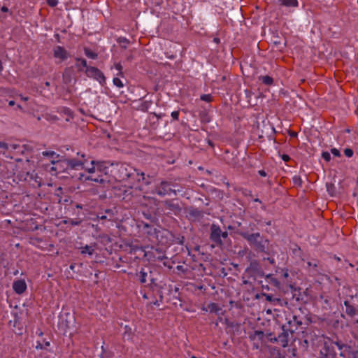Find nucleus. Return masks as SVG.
I'll use <instances>...</instances> for the list:
<instances>
[{
    "label": "nucleus",
    "mask_w": 358,
    "mask_h": 358,
    "mask_svg": "<svg viewBox=\"0 0 358 358\" xmlns=\"http://www.w3.org/2000/svg\"><path fill=\"white\" fill-rule=\"evenodd\" d=\"M238 229L235 231V234L247 241L252 248L257 252L266 254L268 256L271 255L268 248L269 240L261 235L259 232H252L256 228L255 223L250 222L249 224L250 230L242 227L241 222L238 223Z\"/></svg>",
    "instance_id": "1"
},
{
    "label": "nucleus",
    "mask_w": 358,
    "mask_h": 358,
    "mask_svg": "<svg viewBox=\"0 0 358 358\" xmlns=\"http://www.w3.org/2000/svg\"><path fill=\"white\" fill-rule=\"evenodd\" d=\"M134 279L142 285L144 291L143 297L146 299L156 297L155 293L163 282L158 280L156 273L149 266L141 267L135 273Z\"/></svg>",
    "instance_id": "2"
},
{
    "label": "nucleus",
    "mask_w": 358,
    "mask_h": 358,
    "mask_svg": "<svg viewBox=\"0 0 358 358\" xmlns=\"http://www.w3.org/2000/svg\"><path fill=\"white\" fill-rule=\"evenodd\" d=\"M107 170L110 183L112 180H129L130 182L137 180L138 182H141L139 172L129 164L122 162H108L107 164Z\"/></svg>",
    "instance_id": "3"
},
{
    "label": "nucleus",
    "mask_w": 358,
    "mask_h": 358,
    "mask_svg": "<svg viewBox=\"0 0 358 358\" xmlns=\"http://www.w3.org/2000/svg\"><path fill=\"white\" fill-rule=\"evenodd\" d=\"M159 287L155 293L156 297H154L155 300L152 301L155 305L159 306V302L165 301L176 308L182 307L181 293L178 287L171 284L167 285L164 282Z\"/></svg>",
    "instance_id": "4"
},
{
    "label": "nucleus",
    "mask_w": 358,
    "mask_h": 358,
    "mask_svg": "<svg viewBox=\"0 0 358 358\" xmlns=\"http://www.w3.org/2000/svg\"><path fill=\"white\" fill-rule=\"evenodd\" d=\"M108 162L105 161H91V167L85 168L89 173L85 178V180H91L103 185L110 183L109 176H108L107 164Z\"/></svg>",
    "instance_id": "5"
},
{
    "label": "nucleus",
    "mask_w": 358,
    "mask_h": 358,
    "mask_svg": "<svg viewBox=\"0 0 358 358\" xmlns=\"http://www.w3.org/2000/svg\"><path fill=\"white\" fill-rule=\"evenodd\" d=\"M115 197L129 205H135L141 199V189L132 186H120L114 188Z\"/></svg>",
    "instance_id": "6"
},
{
    "label": "nucleus",
    "mask_w": 358,
    "mask_h": 358,
    "mask_svg": "<svg viewBox=\"0 0 358 358\" xmlns=\"http://www.w3.org/2000/svg\"><path fill=\"white\" fill-rule=\"evenodd\" d=\"M183 189L180 185L173 181L162 180L155 186V192L160 196H165L171 194L174 196L180 194L182 196L185 193Z\"/></svg>",
    "instance_id": "7"
},
{
    "label": "nucleus",
    "mask_w": 358,
    "mask_h": 358,
    "mask_svg": "<svg viewBox=\"0 0 358 358\" xmlns=\"http://www.w3.org/2000/svg\"><path fill=\"white\" fill-rule=\"evenodd\" d=\"M162 211L168 217L181 215L184 203L178 199H168L162 201Z\"/></svg>",
    "instance_id": "8"
},
{
    "label": "nucleus",
    "mask_w": 358,
    "mask_h": 358,
    "mask_svg": "<svg viewBox=\"0 0 358 358\" xmlns=\"http://www.w3.org/2000/svg\"><path fill=\"white\" fill-rule=\"evenodd\" d=\"M338 350L341 358H358V341H350L348 343H344L339 340Z\"/></svg>",
    "instance_id": "9"
},
{
    "label": "nucleus",
    "mask_w": 358,
    "mask_h": 358,
    "mask_svg": "<svg viewBox=\"0 0 358 358\" xmlns=\"http://www.w3.org/2000/svg\"><path fill=\"white\" fill-rule=\"evenodd\" d=\"M338 343H339V339L334 341L329 337L326 338L320 350V358H336V349H338Z\"/></svg>",
    "instance_id": "10"
},
{
    "label": "nucleus",
    "mask_w": 358,
    "mask_h": 358,
    "mask_svg": "<svg viewBox=\"0 0 358 358\" xmlns=\"http://www.w3.org/2000/svg\"><path fill=\"white\" fill-rule=\"evenodd\" d=\"M259 284L261 285L262 290L269 291V285L277 290L281 291L283 289V285L281 281L272 273L264 275V281L260 280L259 281Z\"/></svg>",
    "instance_id": "11"
},
{
    "label": "nucleus",
    "mask_w": 358,
    "mask_h": 358,
    "mask_svg": "<svg viewBox=\"0 0 358 358\" xmlns=\"http://www.w3.org/2000/svg\"><path fill=\"white\" fill-rule=\"evenodd\" d=\"M222 231L220 227L213 223L210 227L209 239L213 243L212 247H218L222 248L224 247V241L222 240Z\"/></svg>",
    "instance_id": "12"
},
{
    "label": "nucleus",
    "mask_w": 358,
    "mask_h": 358,
    "mask_svg": "<svg viewBox=\"0 0 358 358\" xmlns=\"http://www.w3.org/2000/svg\"><path fill=\"white\" fill-rule=\"evenodd\" d=\"M306 318V316H301L293 312L286 316L287 322L284 325L294 333L303 324V320Z\"/></svg>",
    "instance_id": "13"
},
{
    "label": "nucleus",
    "mask_w": 358,
    "mask_h": 358,
    "mask_svg": "<svg viewBox=\"0 0 358 358\" xmlns=\"http://www.w3.org/2000/svg\"><path fill=\"white\" fill-rule=\"evenodd\" d=\"M245 273L248 278L256 279L257 277H264V272L263 268L257 259L250 261L249 266L246 268Z\"/></svg>",
    "instance_id": "14"
},
{
    "label": "nucleus",
    "mask_w": 358,
    "mask_h": 358,
    "mask_svg": "<svg viewBox=\"0 0 358 358\" xmlns=\"http://www.w3.org/2000/svg\"><path fill=\"white\" fill-rule=\"evenodd\" d=\"M165 255L166 251L159 246H152L150 251L143 252V257L150 262L162 261Z\"/></svg>",
    "instance_id": "15"
},
{
    "label": "nucleus",
    "mask_w": 358,
    "mask_h": 358,
    "mask_svg": "<svg viewBox=\"0 0 358 358\" xmlns=\"http://www.w3.org/2000/svg\"><path fill=\"white\" fill-rule=\"evenodd\" d=\"M85 75L97 80L101 86H104L106 83V78L103 73L97 67L90 66L85 70Z\"/></svg>",
    "instance_id": "16"
},
{
    "label": "nucleus",
    "mask_w": 358,
    "mask_h": 358,
    "mask_svg": "<svg viewBox=\"0 0 358 358\" xmlns=\"http://www.w3.org/2000/svg\"><path fill=\"white\" fill-rule=\"evenodd\" d=\"M45 166V170H48L50 172L55 171V175L64 172L66 170V166L64 164V159H51L49 164H43Z\"/></svg>",
    "instance_id": "17"
},
{
    "label": "nucleus",
    "mask_w": 358,
    "mask_h": 358,
    "mask_svg": "<svg viewBox=\"0 0 358 358\" xmlns=\"http://www.w3.org/2000/svg\"><path fill=\"white\" fill-rule=\"evenodd\" d=\"M117 210L116 207L101 209L97 213V218L101 220L115 221L117 220Z\"/></svg>",
    "instance_id": "18"
},
{
    "label": "nucleus",
    "mask_w": 358,
    "mask_h": 358,
    "mask_svg": "<svg viewBox=\"0 0 358 358\" xmlns=\"http://www.w3.org/2000/svg\"><path fill=\"white\" fill-rule=\"evenodd\" d=\"M249 339L253 342V348L259 349L260 345L266 343V334L262 330H255L253 333H249Z\"/></svg>",
    "instance_id": "19"
},
{
    "label": "nucleus",
    "mask_w": 358,
    "mask_h": 358,
    "mask_svg": "<svg viewBox=\"0 0 358 358\" xmlns=\"http://www.w3.org/2000/svg\"><path fill=\"white\" fill-rule=\"evenodd\" d=\"M280 330L281 331L277 336L278 343L285 348L288 345L289 334H293L294 333L290 329L286 328L284 324L280 327Z\"/></svg>",
    "instance_id": "20"
},
{
    "label": "nucleus",
    "mask_w": 358,
    "mask_h": 358,
    "mask_svg": "<svg viewBox=\"0 0 358 358\" xmlns=\"http://www.w3.org/2000/svg\"><path fill=\"white\" fill-rule=\"evenodd\" d=\"M275 274L278 275V279L281 281L282 285H286L287 287L290 284H293L292 278L289 276V269L287 268H275Z\"/></svg>",
    "instance_id": "21"
},
{
    "label": "nucleus",
    "mask_w": 358,
    "mask_h": 358,
    "mask_svg": "<svg viewBox=\"0 0 358 358\" xmlns=\"http://www.w3.org/2000/svg\"><path fill=\"white\" fill-rule=\"evenodd\" d=\"M291 292L292 293V299H294L296 302L299 303H306L307 299L305 297H307L306 292H302L301 288L299 287H296L295 283L290 284L289 286Z\"/></svg>",
    "instance_id": "22"
},
{
    "label": "nucleus",
    "mask_w": 358,
    "mask_h": 358,
    "mask_svg": "<svg viewBox=\"0 0 358 358\" xmlns=\"http://www.w3.org/2000/svg\"><path fill=\"white\" fill-rule=\"evenodd\" d=\"M8 325L13 327V331L15 335L22 336L23 334L24 330V325L17 313L13 315V320H10Z\"/></svg>",
    "instance_id": "23"
},
{
    "label": "nucleus",
    "mask_w": 358,
    "mask_h": 358,
    "mask_svg": "<svg viewBox=\"0 0 358 358\" xmlns=\"http://www.w3.org/2000/svg\"><path fill=\"white\" fill-rule=\"evenodd\" d=\"M155 237L157 241L162 243V245H171V238H172V231L169 230H163L162 231H158Z\"/></svg>",
    "instance_id": "24"
},
{
    "label": "nucleus",
    "mask_w": 358,
    "mask_h": 358,
    "mask_svg": "<svg viewBox=\"0 0 358 358\" xmlns=\"http://www.w3.org/2000/svg\"><path fill=\"white\" fill-rule=\"evenodd\" d=\"M205 212L197 208L191 207L188 210L187 217L193 222H199L204 217Z\"/></svg>",
    "instance_id": "25"
},
{
    "label": "nucleus",
    "mask_w": 358,
    "mask_h": 358,
    "mask_svg": "<svg viewBox=\"0 0 358 358\" xmlns=\"http://www.w3.org/2000/svg\"><path fill=\"white\" fill-rule=\"evenodd\" d=\"M120 248L123 251L131 255H135L136 252H140L141 253L144 252V250L142 246L134 245L133 243H124L120 245Z\"/></svg>",
    "instance_id": "26"
},
{
    "label": "nucleus",
    "mask_w": 358,
    "mask_h": 358,
    "mask_svg": "<svg viewBox=\"0 0 358 358\" xmlns=\"http://www.w3.org/2000/svg\"><path fill=\"white\" fill-rule=\"evenodd\" d=\"M64 164L66 166V169H78L79 167L85 169L84 164L86 162L85 159L79 160L77 159H64Z\"/></svg>",
    "instance_id": "27"
},
{
    "label": "nucleus",
    "mask_w": 358,
    "mask_h": 358,
    "mask_svg": "<svg viewBox=\"0 0 358 358\" xmlns=\"http://www.w3.org/2000/svg\"><path fill=\"white\" fill-rule=\"evenodd\" d=\"M75 76V70L73 66L66 67L62 73V82L65 85H69Z\"/></svg>",
    "instance_id": "28"
},
{
    "label": "nucleus",
    "mask_w": 358,
    "mask_h": 358,
    "mask_svg": "<svg viewBox=\"0 0 358 358\" xmlns=\"http://www.w3.org/2000/svg\"><path fill=\"white\" fill-rule=\"evenodd\" d=\"M53 56L55 58L60 59L61 61H65L70 55L64 47L58 45L53 50Z\"/></svg>",
    "instance_id": "29"
},
{
    "label": "nucleus",
    "mask_w": 358,
    "mask_h": 358,
    "mask_svg": "<svg viewBox=\"0 0 358 358\" xmlns=\"http://www.w3.org/2000/svg\"><path fill=\"white\" fill-rule=\"evenodd\" d=\"M343 304L345 307V313L346 315L353 319L358 314V308L354 305L351 304L348 300H345Z\"/></svg>",
    "instance_id": "30"
},
{
    "label": "nucleus",
    "mask_w": 358,
    "mask_h": 358,
    "mask_svg": "<svg viewBox=\"0 0 358 358\" xmlns=\"http://www.w3.org/2000/svg\"><path fill=\"white\" fill-rule=\"evenodd\" d=\"M299 347V351L301 352L303 356L308 352L309 348V341L306 338H297L294 341Z\"/></svg>",
    "instance_id": "31"
},
{
    "label": "nucleus",
    "mask_w": 358,
    "mask_h": 358,
    "mask_svg": "<svg viewBox=\"0 0 358 358\" xmlns=\"http://www.w3.org/2000/svg\"><path fill=\"white\" fill-rule=\"evenodd\" d=\"M13 289L17 294H23L27 289V284L24 280H17L13 282Z\"/></svg>",
    "instance_id": "32"
},
{
    "label": "nucleus",
    "mask_w": 358,
    "mask_h": 358,
    "mask_svg": "<svg viewBox=\"0 0 358 358\" xmlns=\"http://www.w3.org/2000/svg\"><path fill=\"white\" fill-rule=\"evenodd\" d=\"M289 356L294 358H301L303 356L301 352L299 351V347L296 343L293 342L288 349Z\"/></svg>",
    "instance_id": "33"
},
{
    "label": "nucleus",
    "mask_w": 358,
    "mask_h": 358,
    "mask_svg": "<svg viewBox=\"0 0 358 358\" xmlns=\"http://www.w3.org/2000/svg\"><path fill=\"white\" fill-rule=\"evenodd\" d=\"M199 118L202 124H207L211 122L212 117L207 109L200 110L199 113Z\"/></svg>",
    "instance_id": "34"
},
{
    "label": "nucleus",
    "mask_w": 358,
    "mask_h": 358,
    "mask_svg": "<svg viewBox=\"0 0 358 358\" xmlns=\"http://www.w3.org/2000/svg\"><path fill=\"white\" fill-rule=\"evenodd\" d=\"M189 272L190 271L187 266L184 267L182 265H178L176 268H173V273L180 278H186Z\"/></svg>",
    "instance_id": "35"
},
{
    "label": "nucleus",
    "mask_w": 358,
    "mask_h": 358,
    "mask_svg": "<svg viewBox=\"0 0 358 358\" xmlns=\"http://www.w3.org/2000/svg\"><path fill=\"white\" fill-rule=\"evenodd\" d=\"M75 60H76L75 67L77 69L78 72H83L85 68V69H87V68H89L90 66H87V60L84 58L76 57Z\"/></svg>",
    "instance_id": "36"
},
{
    "label": "nucleus",
    "mask_w": 358,
    "mask_h": 358,
    "mask_svg": "<svg viewBox=\"0 0 358 358\" xmlns=\"http://www.w3.org/2000/svg\"><path fill=\"white\" fill-rule=\"evenodd\" d=\"M134 336V331L132 328L129 325L124 327V331L122 333V339L125 341H131Z\"/></svg>",
    "instance_id": "37"
},
{
    "label": "nucleus",
    "mask_w": 358,
    "mask_h": 358,
    "mask_svg": "<svg viewBox=\"0 0 358 358\" xmlns=\"http://www.w3.org/2000/svg\"><path fill=\"white\" fill-rule=\"evenodd\" d=\"M50 345L51 344L50 341H48L45 338H43L41 341H38L36 342V345L35 348L36 350H45L50 352H52V351L48 349V347H50Z\"/></svg>",
    "instance_id": "38"
},
{
    "label": "nucleus",
    "mask_w": 358,
    "mask_h": 358,
    "mask_svg": "<svg viewBox=\"0 0 358 358\" xmlns=\"http://www.w3.org/2000/svg\"><path fill=\"white\" fill-rule=\"evenodd\" d=\"M185 241V238L181 234H175L172 232L171 245L179 244L183 245Z\"/></svg>",
    "instance_id": "39"
},
{
    "label": "nucleus",
    "mask_w": 358,
    "mask_h": 358,
    "mask_svg": "<svg viewBox=\"0 0 358 358\" xmlns=\"http://www.w3.org/2000/svg\"><path fill=\"white\" fill-rule=\"evenodd\" d=\"M26 228L29 231H36L39 229V225L36 223V221L35 219H30L28 220L26 222Z\"/></svg>",
    "instance_id": "40"
},
{
    "label": "nucleus",
    "mask_w": 358,
    "mask_h": 358,
    "mask_svg": "<svg viewBox=\"0 0 358 358\" xmlns=\"http://www.w3.org/2000/svg\"><path fill=\"white\" fill-rule=\"evenodd\" d=\"M259 80L261 81L264 85L266 86H271L274 83L273 78L268 75L266 76H260L258 78Z\"/></svg>",
    "instance_id": "41"
},
{
    "label": "nucleus",
    "mask_w": 358,
    "mask_h": 358,
    "mask_svg": "<svg viewBox=\"0 0 358 358\" xmlns=\"http://www.w3.org/2000/svg\"><path fill=\"white\" fill-rule=\"evenodd\" d=\"M224 324L227 327L232 328L235 331H238L241 327V324L235 321H231L228 318L224 319Z\"/></svg>",
    "instance_id": "42"
},
{
    "label": "nucleus",
    "mask_w": 358,
    "mask_h": 358,
    "mask_svg": "<svg viewBox=\"0 0 358 358\" xmlns=\"http://www.w3.org/2000/svg\"><path fill=\"white\" fill-rule=\"evenodd\" d=\"M279 3L281 6L286 7H297L299 6L297 0H279Z\"/></svg>",
    "instance_id": "43"
},
{
    "label": "nucleus",
    "mask_w": 358,
    "mask_h": 358,
    "mask_svg": "<svg viewBox=\"0 0 358 358\" xmlns=\"http://www.w3.org/2000/svg\"><path fill=\"white\" fill-rule=\"evenodd\" d=\"M143 229H150V231H146V234L148 236H156L158 231L156 228H155L152 225L149 224L148 223L143 222Z\"/></svg>",
    "instance_id": "44"
},
{
    "label": "nucleus",
    "mask_w": 358,
    "mask_h": 358,
    "mask_svg": "<svg viewBox=\"0 0 358 358\" xmlns=\"http://www.w3.org/2000/svg\"><path fill=\"white\" fill-rule=\"evenodd\" d=\"M83 50L85 56L88 58L92 59H96L98 58V54L93 52L90 48L85 47Z\"/></svg>",
    "instance_id": "45"
},
{
    "label": "nucleus",
    "mask_w": 358,
    "mask_h": 358,
    "mask_svg": "<svg viewBox=\"0 0 358 358\" xmlns=\"http://www.w3.org/2000/svg\"><path fill=\"white\" fill-rule=\"evenodd\" d=\"M62 223H64L65 224L69 223L72 226H79L82 223V220L80 219V218H77V219H75V220L71 219V218H67L66 220H62Z\"/></svg>",
    "instance_id": "46"
},
{
    "label": "nucleus",
    "mask_w": 358,
    "mask_h": 358,
    "mask_svg": "<svg viewBox=\"0 0 358 358\" xmlns=\"http://www.w3.org/2000/svg\"><path fill=\"white\" fill-rule=\"evenodd\" d=\"M80 253L82 255L88 254L89 255H92L94 252V249L92 246H90L87 245H86L84 247H80Z\"/></svg>",
    "instance_id": "47"
},
{
    "label": "nucleus",
    "mask_w": 358,
    "mask_h": 358,
    "mask_svg": "<svg viewBox=\"0 0 358 358\" xmlns=\"http://www.w3.org/2000/svg\"><path fill=\"white\" fill-rule=\"evenodd\" d=\"M208 309L210 313H215L218 314L219 311L221 310L220 306L217 303H210L208 305Z\"/></svg>",
    "instance_id": "48"
},
{
    "label": "nucleus",
    "mask_w": 358,
    "mask_h": 358,
    "mask_svg": "<svg viewBox=\"0 0 358 358\" xmlns=\"http://www.w3.org/2000/svg\"><path fill=\"white\" fill-rule=\"evenodd\" d=\"M139 178L141 181H142L143 183L145 185H150L151 183V180L152 179V177L150 176L149 175L145 177L143 172L139 173Z\"/></svg>",
    "instance_id": "49"
},
{
    "label": "nucleus",
    "mask_w": 358,
    "mask_h": 358,
    "mask_svg": "<svg viewBox=\"0 0 358 358\" xmlns=\"http://www.w3.org/2000/svg\"><path fill=\"white\" fill-rule=\"evenodd\" d=\"M262 296H264L266 300L270 303H275V302H279L280 301V299L274 296L273 294H269L266 293H262Z\"/></svg>",
    "instance_id": "50"
},
{
    "label": "nucleus",
    "mask_w": 358,
    "mask_h": 358,
    "mask_svg": "<svg viewBox=\"0 0 358 358\" xmlns=\"http://www.w3.org/2000/svg\"><path fill=\"white\" fill-rule=\"evenodd\" d=\"M162 262L163 263V265L165 267H167L169 271H171L172 268H173V264H175V262L172 261L171 259H169L166 255H165L164 259H163V260Z\"/></svg>",
    "instance_id": "51"
},
{
    "label": "nucleus",
    "mask_w": 358,
    "mask_h": 358,
    "mask_svg": "<svg viewBox=\"0 0 358 358\" xmlns=\"http://www.w3.org/2000/svg\"><path fill=\"white\" fill-rule=\"evenodd\" d=\"M42 155L52 159H58L60 157L59 155L57 154L55 151H43Z\"/></svg>",
    "instance_id": "52"
},
{
    "label": "nucleus",
    "mask_w": 358,
    "mask_h": 358,
    "mask_svg": "<svg viewBox=\"0 0 358 358\" xmlns=\"http://www.w3.org/2000/svg\"><path fill=\"white\" fill-rule=\"evenodd\" d=\"M59 112L64 113L70 118H73L74 117L73 112L68 107H61Z\"/></svg>",
    "instance_id": "53"
},
{
    "label": "nucleus",
    "mask_w": 358,
    "mask_h": 358,
    "mask_svg": "<svg viewBox=\"0 0 358 358\" xmlns=\"http://www.w3.org/2000/svg\"><path fill=\"white\" fill-rule=\"evenodd\" d=\"M292 181H293V184L294 186H296L297 187H302L303 181H302L300 176H294L292 178Z\"/></svg>",
    "instance_id": "54"
},
{
    "label": "nucleus",
    "mask_w": 358,
    "mask_h": 358,
    "mask_svg": "<svg viewBox=\"0 0 358 358\" xmlns=\"http://www.w3.org/2000/svg\"><path fill=\"white\" fill-rule=\"evenodd\" d=\"M117 41L122 49H126L127 45L129 43V41L124 37H119Z\"/></svg>",
    "instance_id": "55"
},
{
    "label": "nucleus",
    "mask_w": 358,
    "mask_h": 358,
    "mask_svg": "<svg viewBox=\"0 0 358 358\" xmlns=\"http://www.w3.org/2000/svg\"><path fill=\"white\" fill-rule=\"evenodd\" d=\"M266 338L271 343H278L277 336L274 332H269L266 334Z\"/></svg>",
    "instance_id": "56"
},
{
    "label": "nucleus",
    "mask_w": 358,
    "mask_h": 358,
    "mask_svg": "<svg viewBox=\"0 0 358 358\" xmlns=\"http://www.w3.org/2000/svg\"><path fill=\"white\" fill-rule=\"evenodd\" d=\"M10 146L14 150L19 149L18 152H20L22 154H24V151L27 150L28 148H29V146L27 145H24L22 147H20L19 145L12 144Z\"/></svg>",
    "instance_id": "57"
},
{
    "label": "nucleus",
    "mask_w": 358,
    "mask_h": 358,
    "mask_svg": "<svg viewBox=\"0 0 358 358\" xmlns=\"http://www.w3.org/2000/svg\"><path fill=\"white\" fill-rule=\"evenodd\" d=\"M200 99L203 101L210 103L213 101V97L210 94H203L200 96Z\"/></svg>",
    "instance_id": "58"
},
{
    "label": "nucleus",
    "mask_w": 358,
    "mask_h": 358,
    "mask_svg": "<svg viewBox=\"0 0 358 358\" xmlns=\"http://www.w3.org/2000/svg\"><path fill=\"white\" fill-rule=\"evenodd\" d=\"M327 190L329 192V194L331 196H334V190H335V186L332 182H327L326 184Z\"/></svg>",
    "instance_id": "59"
},
{
    "label": "nucleus",
    "mask_w": 358,
    "mask_h": 358,
    "mask_svg": "<svg viewBox=\"0 0 358 358\" xmlns=\"http://www.w3.org/2000/svg\"><path fill=\"white\" fill-rule=\"evenodd\" d=\"M221 238L224 241V245L225 243H231V240L229 237V234L227 231H222V236H221Z\"/></svg>",
    "instance_id": "60"
},
{
    "label": "nucleus",
    "mask_w": 358,
    "mask_h": 358,
    "mask_svg": "<svg viewBox=\"0 0 358 358\" xmlns=\"http://www.w3.org/2000/svg\"><path fill=\"white\" fill-rule=\"evenodd\" d=\"M113 83L116 87H117L119 88H122L124 87L123 83L121 81V80L119 78H114L113 80Z\"/></svg>",
    "instance_id": "61"
},
{
    "label": "nucleus",
    "mask_w": 358,
    "mask_h": 358,
    "mask_svg": "<svg viewBox=\"0 0 358 358\" xmlns=\"http://www.w3.org/2000/svg\"><path fill=\"white\" fill-rule=\"evenodd\" d=\"M308 267H313L315 271H317L319 261L315 260V262H307Z\"/></svg>",
    "instance_id": "62"
},
{
    "label": "nucleus",
    "mask_w": 358,
    "mask_h": 358,
    "mask_svg": "<svg viewBox=\"0 0 358 358\" xmlns=\"http://www.w3.org/2000/svg\"><path fill=\"white\" fill-rule=\"evenodd\" d=\"M241 193L245 196H249L250 198H253V194L252 191L248 189H242Z\"/></svg>",
    "instance_id": "63"
},
{
    "label": "nucleus",
    "mask_w": 358,
    "mask_h": 358,
    "mask_svg": "<svg viewBox=\"0 0 358 358\" xmlns=\"http://www.w3.org/2000/svg\"><path fill=\"white\" fill-rule=\"evenodd\" d=\"M322 157L325 160L326 162H329L331 160V155L330 153L327 151H324L322 153Z\"/></svg>",
    "instance_id": "64"
}]
</instances>
